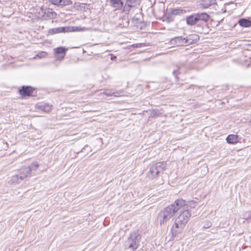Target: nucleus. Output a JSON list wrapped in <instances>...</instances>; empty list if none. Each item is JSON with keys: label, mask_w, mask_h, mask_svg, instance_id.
Wrapping results in <instances>:
<instances>
[{"label": "nucleus", "mask_w": 251, "mask_h": 251, "mask_svg": "<svg viewBox=\"0 0 251 251\" xmlns=\"http://www.w3.org/2000/svg\"><path fill=\"white\" fill-rule=\"evenodd\" d=\"M185 206H181L179 211L176 213L173 218L174 224L171 229L173 236H176L182 232L191 216V212L189 209H185Z\"/></svg>", "instance_id": "1"}, {"label": "nucleus", "mask_w": 251, "mask_h": 251, "mask_svg": "<svg viewBox=\"0 0 251 251\" xmlns=\"http://www.w3.org/2000/svg\"><path fill=\"white\" fill-rule=\"evenodd\" d=\"M185 205V201L182 199H178L173 204L165 207L159 214L158 218L160 224H164L174 216H175L176 213L179 211L181 206Z\"/></svg>", "instance_id": "2"}, {"label": "nucleus", "mask_w": 251, "mask_h": 251, "mask_svg": "<svg viewBox=\"0 0 251 251\" xmlns=\"http://www.w3.org/2000/svg\"><path fill=\"white\" fill-rule=\"evenodd\" d=\"M167 164L165 162L156 163L151 165L150 170L147 174L148 177L150 179L156 178L162 174L166 168Z\"/></svg>", "instance_id": "3"}, {"label": "nucleus", "mask_w": 251, "mask_h": 251, "mask_svg": "<svg viewBox=\"0 0 251 251\" xmlns=\"http://www.w3.org/2000/svg\"><path fill=\"white\" fill-rule=\"evenodd\" d=\"M141 238V235L138 233L133 232L130 234V235L127 241V244L128 245V248L132 249L134 251H135V250L138 248L139 245Z\"/></svg>", "instance_id": "4"}, {"label": "nucleus", "mask_w": 251, "mask_h": 251, "mask_svg": "<svg viewBox=\"0 0 251 251\" xmlns=\"http://www.w3.org/2000/svg\"><path fill=\"white\" fill-rule=\"evenodd\" d=\"M192 35H189L186 38H182L181 36L176 37L172 38L170 40V43L172 45L176 46H182L192 44L193 43Z\"/></svg>", "instance_id": "5"}, {"label": "nucleus", "mask_w": 251, "mask_h": 251, "mask_svg": "<svg viewBox=\"0 0 251 251\" xmlns=\"http://www.w3.org/2000/svg\"><path fill=\"white\" fill-rule=\"evenodd\" d=\"M31 174V168L30 167H25L20 169L19 174H17L21 181L25 180L28 177H30Z\"/></svg>", "instance_id": "6"}, {"label": "nucleus", "mask_w": 251, "mask_h": 251, "mask_svg": "<svg viewBox=\"0 0 251 251\" xmlns=\"http://www.w3.org/2000/svg\"><path fill=\"white\" fill-rule=\"evenodd\" d=\"M141 0H126L125 5L124 6L123 11L128 13L131 9L138 5Z\"/></svg>", "instance_id": "7"}, {"label": "nucleus", "mask_w": 251, "mask_h": 251, "mask_svg": "<svg viewBox=\"0 0 251 251\" xmlns=\"http://www.w3.org/2000/svg\"><path fill=\"white\" fill-rule=\"evenodd\" d=\"M54 52L55 54L57 60H62L64 58L67 49L63 47H60L54 49Z\"/></svg>", "instance_id": "8"}, {"label": "nucleus", "mask_w": 251, "mask_h": 251, "mask_svg": "<svg viewBox=\"0 0 251 251\" xmlns=\"http://www.w3.org/2000/svg\"><path fill=\"white\" fill-rule=\"evenodd\" d=\"M34 89L30 86H23L19 90V92L22 96H30L32 95Z\"/></svg>", "instance_id": "9"}, {"label": "nucleus", "mask_w": 251, "mask_h": 251, "mask_svg": "<svg viewBox=\"0 0 251 251\" xmlns=\"http://www.w3.org/2000/svg\"><path fill=\"white\" fill-rule=\"evenodd\" d=\"M111 6L114 10L124 8V3L123 0H110L109 1Z\"/></svg>", "instance_id": "10"}, {"label": "nucleus", "mask_w": 251, "mask_h": 251, "mask_svg": "<svg viewBox=\"0 0 251 251\" xmlns=\"http://www.w3.org/2000/svg\"><path fill=\"white\" fill-rule=\"evenodd\" d=\"M49 1L54 5L66 6L72 3L71 0H49Z\"/></svg>", "instance_id": "11"}, {"label": "nucleus", "mask_w": 251, "mask_h": 251, "mask_svg": "<svg viewBox=\"0 0 251 251\" xmlns=\"http://www.w3.org/2000/svg\"><path fill=\"white\" fill-rule=\"evenodd\" d=\"M69 27H60L57 28H54L50 29L48 31V34L53 35L57 33L64 32L68 31Z\"/></svg>", "instance_id": "12"}, {"label": "nucleus", "mask_w": 251, "mask_h": 251, "mask_svg": "<svg viewBox=\"0 0 251 251\" xmlns=\"http://www.w3.org/2000/svg\"><path fill=\"white\" fill-rule=\"evenodd\" d=\"M122 92L120 91H115L114 90L106 89L105 90L103 94L107 96H114V97H120L121 96Z\"/></svg>", "instance_id": "13"}, {"label": "nucleus", "mask_w": 251, "mask_h": 251, "mask_svg": "<svg viewBox=\"0 0 251 251\" xmlns=\"http://www.w3.org/2000/svg\"><path fill=\"white\" fill-rule=\"evenodd\" d=\"M199 22L197 14L191 15L187 18L186 23L188 25H193Z\"/></svg>", "instance_id": "14"}, {"label": "nucleus", "mask_w": 251, "mask_h": 251, "mask_svg": "<svg viewBox=\"0 0 251 251\" xmlns=\"http://www.w3.org/2000/svg\"><path fill=\"white\" fill-rule=\"evenodd\" d=\"M239 25L242 27H249L251 26V21L247 19H241L238 21Z\"/></svg>", "instance_id": "15"}, {"label": "nucleus", "mask_w": 251, "mask_h": 251, "mask_svg": "<svg viewBox=\"0 0 251 251\" xmlns=\"http://www.w3.org/2000/svg\"><path fill=\"white\" fill-rule=\"evenodd\" d=\"M216 0H203L201 3L200 5L201 7L203 8H207L210 6L215 3Z\"/></svg>", "instance_id": "16"}, {"label": "nucleus", "mask_w": 251, "mask_h": 251, "mask_svg": "<svg viewBox=\"0 0 251 251\" xmlns=\"http://www.w3.org/2000/svg\"><path fill=\"white\" fill-rule=\"evenodd\" d=\"M196 14L198 17L199 21H202L206 22L209 20L210 18V16L206 13H197Z\"/></svg>", "instance_id": "17"}, {"label": "nucleus", "mask_w": 251, "mask_h": 251, "mask_svg": "<svg viewBox=\"0 0 251 251\" xmlns=\"http://www.w3.org/2000/svg\"><path fill=\"white\" fill-rule=\"evenodd\" d=\"M238 137L236 135L231 134L229 135L226 139L227 143L229 144H235L238 142Z\"/></svg>", "instance_id": "18"}, {"label": "nucleus", "mask_w": 251, "mask_h": 251, "mask_svg": "<svg viewBox=\"0 0 251 251\" xmlns=\"http://www.w3.org/2000/svg\"><path fill=\"white\" fill-rule=\"evenodd\" d=\"M21 180L20 179V178L18 175H15L12 176L8 181V183L10 184H17L21 182Z\"/></svg>", "instance_id": "19"}, {"label": "nucleus", "mask_w": 251, "mask_h": 251, "mask_svg": "<svg viewBox=\"0 0 251 251\" xmlns=\"http://www.w3.org/2000/svg\"><path fill=\"white\" fill-rule=\"evenodd\" d=\"M183 10L180 9H172L169 12V15H177L182 13Z\"/></svg>", "instance_id": "20"}, {"label": "nucleus", "mask_w": 251, "mask_h": 251, "mask_svg": "<svg viewBox=\"0 0 251 251\" xmlns=\"http://www.w3.org/2000/svg\"><path fill=\"white\" fill-rule=\"evenodd\" d=\"M41 109L46 112H50L51 109V106L49 104H45L40 106Z\"/></svg>", "instance_id": "21"}, {"label": "nucleus", "mask_w": 251, "mask_h": 251, "mask_svg": "<svg viewBox=\"0 0 251 251\" xmlns=\"http://www.w3.org/2000/svg\"><path fill=\"white\" fill-rule=\"evenodd\" d=\"M45 13L47 14V16L50 18H51V19L54 18L56 16V13L55 12L52 11L51 10H50V9L48 10L47 12H45Z\"/></svg>", "instance_id": "22"}, {"label": "nucleus", "mask_w": 251, "mask_h": 251, "mask_svg": "<svg viewBox=\"0 0 251 251\" xmlns=\"http://www.w3.org/2000/svg\"><path fill=\"white\" fill-rule=\"evenodd\" d=\"M197 205V203L193 201H190L189 202V204H186V203H185V209H188V208L190 207L191 208H195L196 207V206Z\"/></svg>", "instance_id": "23"}, {"label": "nucleus", "mask_w": 251, "mask_h": 251, "mask_svg": "<svg viewBox=\"0 0 251 251\" xmlns=\"http://www.w3.org/2000/svg\"><path fill=\"white\" fill-rule=\"evenodd\" d=\"M161 114V112L159 110L154 109L151 111V116H157Z\"/></svg>", "instance_id": "24"}, {"label": "nucleus", "mask_w": 251, "mask_h": 251, "mask_svg": "<svg viewBox=\"0 0 251 251\" xmlns=\"http://www.w3.org/2000/svg\"><path fill=\"white\" fill-rule=\"evenodd\" d=\"M212 226V223L210 221H208L205 223L203 226V228H208L211 227Z\"/></svg>", "instance_id": "25"}, {"label": "nucleus", "mask_w": 251, "mask_h": 251, "mask_svg": "<svg viewBox=\"0 0 251 251\" xmlns=\"http://www.w3.org/2000/svg\"><path fill=\"white\" fill-rule=\"evenodd\" d=\"M244 219L246 220L251 219V212H247L244 215Z\"/></svg>", "instance_id": "26"}, {"label": "nucleus", "mask_w": 251, "mask_h": 251, "mask_svg": "<svg viewBox=\"0 0 251 251\" xmlns=\"http://www.w3.org/2000/svg\"><path fill=\"white\" fill-rule=\"evenodd\" d=\"M30 168H31V171L32 170H36L39 167V164L38 163H35L29 166Z\"/></svg>", "instance_id": "27"}, {"label": "nucleus", "mask_w": 251, "mask_h": 251, "mask_svg": "<svg viewBox=\"0 0 251 251\" xmlns=\"http://www.w3.org/2000/svg\"><path fill=\"white\" fill-rule=\"evenodd\" d=\"M73 28V31H82V30H84V28H80V27H74Z\"/></svg>", "instance_id": "28"}, {"label": "nucleus", "mask_w": 251, "mask_h": 251, "mask_svg": "<svg viewBox=\"0 0 251 251\" xmlns=\"http://www.w3.org/2000/svg\"><path fill=\"white\" fill-rule=\"evenodd\" d=\"M173 74L175 75L176 76L177 75V71H173Z\"/></svg>", "instance_id": "29"}, {"label": "nucleus", "mask_w": 251, "mask_h": 251, "mask_svg": "<svg viewBox=\"0 0 251 251\" xmlns=\"http://www.w3.org/2000/svg\"><path fill=\"white\" fill-rule=\"evenodd\" d=\"M37 56H38V57H39L40 58H41V57H42V56H40V55H37Z\"/></svg>", "instance_id": "30"}, {"label": "nucleus", "mask_w": 251, "mask_h": 251, "mask_svg": "<svg viewBox=\"0 0 251 251\" xmlns=\"http://www.w3.org/2000/svg\"><path fill=\"white\" fill-rule=\"evenodd\" d=\"M42 53L45 54V55L47 54V53L46 52H43Z\"/></svg>", "instance_id": "31"}, {"label": "nucleus", "mask_w": 251, "mask_h": 251, "mask_svg": "<svg viewBox=\"0 0 251 251\" xmlns=\"http://www.w3.org/2000/svg\"><path fill=\"white\" fill-rule=\"evenodd\" d=\"M116 56H114V57L111 58V59H114V58H116Z\"/></svg>", "instance_id": "32"}, {"label": "nucleus", "mask_w": 251, "mask_h": 251, "mask_svg": "<svg viewBox=\"0 0 251 251\" xmlns=\"http://www.w3.org/2000/svg\"><path fill=\"white\" fill-rule=\"evenodd\" d=\"M116 56H114V57L111 58V59H114V58H116Z\"/></svg>", "instance_id": "33"}, {"label": "nucleus", "mask_w": 251, "mask_h": 251, "mask_svg": "<svg viewBox=\"0 0 251 251\" xmlns=\"http://www.w3.org/2000/svg\"><path fill=\"white\" fill-rule=\"evenodd\" d=\"M116 56H114V57L111 58V59H114V58H116Z\"/></svg>", "instance_id": "34"}]
</instances>
